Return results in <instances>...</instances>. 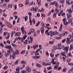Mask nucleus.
<instances>
[{"label":"nucleus","instance_id":"obj_41","mask_svg":"<svg viewBox=\"0 0 73 73\" xmlns=\"http://www.w3.org/2000/svg\"><path fill=\"white\" fill-rule=\"evenodd\" d=\"M29 23H30V25H32V21L31 20V18H29Z\"/></svg>","mask_w":73,"mask_h":73},{"label":"nucleus","instance_id":"obj_17","mask_svg":"<svg viewBox=\"0 0 73 73\" xmlns=\"http://www.w3.org/2000/svg\"><path fill=\"white\" fill-rule=\"evenodd\" d=\"M63 45H61L60 44H58V49H61L62 46H63Z\"/></svg>","mask_w":73,"mask_h":73},{"label":"nucleus","instance_id":"obj_11","mask_svg":"<svg viewBox=\"0 0 73 73\" xmlns=\"http://www.w3.org/2000/svg\"><path fill=\"white\" fill-rule=\"evenodd\" d=\"M12 57L13 60L15 59V51H13V54H12Z\"/></svg>","mask_w":73,"mask_h":73},{"label":"nucleus","instance_id":"obj_25","mask_svg":"<svg viewBox=\"0 0 73 73\" xmlns=\"http://www.w3.org/2000/svg\"><path fill=\"white\" fill-rule=\"evenodd\" d=\"M28 15L29 16V18H30L32 16V13L31 12H28Z\"/></svg>","mask_w":73,"mask_h":73},{"label":"nucleus","instance_id":"obj_36","mask_svg":"<svg viewBox=\"0 0 73 73\" xmlns=\"http://www.w3.org/2000/svg\"><path fill=\"white\" fill-rule=\"evenodd\" d=\"M21 64H27V62H25L24 61H22L21 62Z\"/></svg>","mask_w":73,"mask_h":73},{"label":"nucleus","instance_id":"obj_13","mask_svg":"<svg viewBox=\"0 0 73 73\" xmlns=\"http://www.w3.org/2000/svg\"><path fill=\"white\" fill-rule=\"evenodd\" d=\"M64 13V11L63 10H61L60 11V12L58 13V16H60L62 14Z\"/></svg>","mask_w":73,"mask_h":73},{"label":"nucleus","instance_id":"obj_57","mask_svg":"<svg viewBox=\"0 0 73 73\" xmlns=\"http://www.w3.org/2000/svg\"><path fill=\"white\" fill-rule=\"evenodd\" d=\"M56 13H54L53 15V17L54 18H55L56 17Z\"/></svg>","mask_w":73,"mask_h":73},{"label":"nucleus","instance_id":"obj_55","mask_svg":"<svg viewBox=\"0 0 73 73\" xmlns=\"http://www.w3.org/2000/svg\"><path fill=\"white\" fill-rule=\"evenodd\" d=\"M35 11V8L33 7L31 9V11Z\"/></svg>","mask_w":73,"mask_h":73},{"label":"nucleus","instance_id":"obj_59","mask_svg":"<svg viewBox=\"0 0 73 73\" xmlns=\"http://www.w3.org/2000/svg\"><path fill=\"white\" fill-rule=\"evenodd\" d=\"M40 24V22H38L35 25L36 27H38Z\"/></svg>","mask_w":73,"mask_h":73},{"label":"nucleus","instance_id":"obj_42","mask_svg":"<svg viewBox=\"0 0 73 73\" xmlns=\"http://www.w3.org/2000/svg\"><path fill=\"white\" fill-rule=\"evenodd\" d=\"M66 68H64L62 70V72H63V73L66 72Z\"/></svg>","mask_w":73,"mask_h":73},{"label":"nucleus","instance_id":"obj_6","mask_svg":"<svg viewBox=\"0 0 73 73\" xmlns=\"http://www.w3.org/2000/svg\"><path fill=\"white\" fill-rule=\"evenodd\" d=\"M66 12L68 13H72L73 12V10L71 9H68L67 10Z\"/></svg>","mask_w":73,"mask_h":73},{"label":"nucleus","instance_id":"obj_12","mask_svg":"<svg viewBox=\"0 0 73 73\" xmlns=\"http://www.w3.org/2000/svg\"><path fill=\"white\" fill-rule=\"evenodd\" d=\"M27 35H24L23 38H21V40L22 41H24V40L27 38Z\"/></svg>","mask_w":73,"mask_h":73},{"label":"nucleus","instance_id":"obj_4","mask_svg":"<svg viewBox=\"0 0 73 73\" xmlns=\"http://www.w3.org/2000/svg\"><path fill=\"white\" fill-rule=\"evenodd\" d=\"M62 34L63 35V36H66L67 35L69 34V33L68 31H64L62 32Z\"/></svg>","mask_w":73,"mask_h":73},{"label":"nucleus","instance_id":"obj_50","mask_svg":"<svg viewBox=\"0 0 73 73\" xmlns=\"http://www.w3.org/2000/svg\"><path fill=\"white\" fill-rule=\"evenodd\" d=\"M8 69V66H6L3 67V69H5V70H6Z\"/></svg>","mask_w":73,"mask_h":73},{"label":"nucleus","instance_id":"obj_47","mask_svg":"<svg viewBox=\"0 0 73 73\" xmlns=\"http://www.w3.org/2000/svg\"><path fill=\"white\" fill-rule=\"evenodd\" d=\"M41 16L42 18H44L45 17V14L43 13H41Z\"/></svg>","mask_w":73,"mask_h":73},{"label":"nucleus","instance_id":"obj_40","mask_svg":"<svg viewBox=\"0 0 73 73\" xmlns=\"http://www.w3.org/2000/svg\"><path fill=\"white\" fill-rule=\"evenodd\" d=\"M68 56H69V57H71L72 56V53H71V52H70L68 53Z\"/></svg>","mask_w":73,"mask_h":73},{"label":"nucleus","instance_id":"obj_16","mask_svg":"<svg viewBox=\"0 0 73 73\" xmlns=\"http://www.w3.org/2000/svg\"><path fill=\"white\" fill-rule=\"evenodd\" d=\"M40 32L41 34H43L44 32V29L43 27H41L40 29Z\"/></svg>","mask_w":73,"mask_h":73},{"label":"nucleus","instance_id":"obj_7","mask_svg":"<svg viewBox=\"0 0 73 73\" xmlns=\"http://www.w3.org/2000/svg\"><path fill=\"white\" fill-rule=\"evenodd\" d=\"M6 25L7 26L10 28H12L13 27V26L11 24L9 23H7Z\"/></svg>","mask_w":73,"mask_h":73},{"label":"nucleus","instance_id":"obj_35","mask_svg":"<svg viewBox=\"0 0 73 73\" xmlns=\"http://www.w3.org/2000/svg\"><path fill=\"white\" fill-rule=\"evenodd\" d=\"M66 3L67 5H69V4H70V3H69V0H66Z\"/></svg>","mask_w":73,"mask_h":73},{"label":"nucleus","instance_id":"obj_28","mask_svg":"<svg viewBox=\"0 0 73 73\" xmlns=\"http://www.w3.org/2000/svg\"><path fill=\"white\" fill-rule=\"evenodd\" d=\"M9 37H10V34L9 33L8 34V36L6 37V39L8 40L9 38Z\"/></svg>","mask_w":73,"mask_h":73},{"label":"nucleus","instance_id":"obj_39","mask_svg":"<svg viewBox=\"0 0 73 73\" xmlns=\"http://www.w3.org/2000/svg\"><path fill=\"white\" fill-rule=\"evenodd\" d=\"M42 65H45V66H46V63L43 62L42 63Z\"/></svg>","mask_w":73,"mask_h":73},{"label":"nucleus","instance_id":"obj_15","mask_svg":"<svg viewBox=\"0 0 73 73\" xmlns=\"http://www.w3.org/2000/svg\"><path fill=\"white\" fill-rule=\"evenodd\" d=\"M5 48H7V49H11V46L9 45H6L5 47Z\"/></svg>","mask_w":73,"mask_h":73},{"label":"nucleus","instance_id":"obj_54","mask_svg":"<svg viewBox=\"0 0 73 73\" xmlns=\"http://www.w3.org/2000/svg\"><path fill=\"white\" fill-rule=\"evenodd\" d=\"M65 41H66V39H64L62 41V42H61L62 43H64L65 42Z\"/></svg>","mask_w":73,"mask_h":73},{"label":"nucleus","instance_id":"obj_34","mask_svg":"<svg viewBox=\"0 0 73 73\" xmlns=\"http://www.w3.org/2000/svg\"><path fill=\"white\" fill-rule=\"evenodd\" d=\"M59 67V66L58 65H56L54 67V69L55 70L57 68H58Z\"/></svg>","mask_w":73,"mask_h":73},{"label":"nucleus","instance_id":"obj_64","mask_svg":"<svg viewBox=\"0 0 73 73\" xmlns=\"http://www.w3.org/2000/svg\"><path fill=\"white\" fill-rule=\"evenodd\" d=\"M42 26L43 27H45V24H44V23L43 22H42L41 23Z\"/></svg>","mask_w":73,"mask_h":73},{"label":"nucleus","instance_id":"obj_14","mask_svg":"<svg viewBox=\"0 0 73 73\" xmlns=\"http://www.w3.org/2000/svg\"><path fill=\"white\" fill-rule=\"evenodd\" d=\"M20 67H18L16 69V72L17 73H20Z\"/></svg>","mask_w":73,"mask_h":73},{"label":"nucleus","instance_id":"obj_9","mask_svg":"<svg viewBox=\"0 0 73 73\" xmlns=\"http://www.w3.org/2000/svg\"><path fill=\"white\" fill-rule=\"evenodd\" d=\"M72 36L70 35H68V36L69 37L70 40H70H71V41H73V33H72Z\"/></svg>","mask_w":73,"mask_h":73},{"label":"nucleus","instance_id":"obj_38","mask_svg":"<svg viewBox=\"0 0 73 73\" xmlns=\"http://www.w3.org/2000/svg\"><path fill=\"white\" fill-rule=\"evenodd\" d=\"M7 33H8L7 32H4L3 33V36L5 37V36H6V35H7Z\"/></svg>","mask_w":73,"mask_h":73},{"label":"nucleus","instance_id":"obj_10","mask_svg":"<svg viewBox=\"0 0 73 73\" xmlns=\"http://www.w3.org/2000/svg\"><path fill=\"white\" fill-rule=\"evenodd\" d=\"M26 70L28 73H29L31 71V68L29 67H26Z\"/></svg>","mask_w":73,"mask_h":73},{"label":"nucleus","instance_id":"obj_37","mask_svg":"<svg viewBox=\"0 0 73 73\" xmlns=\"http://www.w3.org/2000/svg\"><path fill=\"white\" fill-rule=\"evenodd\" d=\"M26 3H25V4L27 5H28L29 4V0H26Z\"/></svg>","mask_w":73,"mask_h":73},{"label":"nucleus","instance_id":"obj_27","mask_svg":"<svg viewBox=\"0 0 73 73\" xmlns=\"http://www.w3.org/2000/svg\"><path fill=\"white\" fill-rule=\"evenodd\" d=\"M23 19H25V21H27V19H28V17H27V16H26L25 17H23Z\"/></svg>","mask_w":73,"mask_h":73},{"label":"nucleus","instance_id":"obj_23","mask_svg":"<svg viewBox=\"0 0 73 73\" xmlns=\"http://www.w3.org/2000/svg\"><path fill=\"white\" fill-rule=\"evenodd\" d=\"M9 8H12L13 7L14 5L13 4H11V5L9 4Z\"/></svg>","mask_w":73,"mask_h":73},{"label":"nucleus","instance_id":"obj_44","mask_svg":"<svg viewBox=\"0 0 73 73\" xmlns=\"http://www.w3.org/2000/svg\"><path fill=\"white\" fill-rule=\"evenodd\" d=\"M50 55L52 58H53L54 57V54L53 53H51L50 54Z\"/></svg>","mask_w":73,"mask_h":73},{"label":"nucleus","instance_id":"obj_43","mask_svg":"<svg viewBox=\"0 0 73 73\" xmlns=\"http://www.w3.org/2000/svg\"><path fill=\"white\" fill-rule=\"evenodd\" d=\"M47 68L48 70H50V69H52V68L51 67L49 66Z\"/></svg>","mask_w":73,"mask_h":73},{"label":"nucleus","instance_id":"obj_31","mask_svg":"<svg viewBox=\"0 0 73 73\" xmlns=\"http://www.w3.org/2000/svg\"><path fill=\"white\" fill-rule=\"evenodd\" d=\"M4 56L5 57H8V56H9V54L7 53H5L4 54Z\"/></svg>","mask_w":73,"mask_h":73},{"label":"nucleus","instance_id":"obj_56","mask_svg":"<svg viewBox=\"0 0 73 73\" xmlns=\"http://www.w3.org/2000/svg\"><path fill=\"white\" fill-rule=\"evenodd\" d=\"M0 46H1L3 47H3H4V44H3V43H1L0 44Z\"/></svg>","mask_w":73,"mask_h":73},{"label":"nucleus","instance_id":"obj_52","mask_svg":"<svg viewBox=\"0 0 73 73\" xmlns=\"http://www.w3.org/2000/svg\"><path fill=\"white\" fill-rule=\"evenodd\" d=\"M30 31H31L32 33H33V32H35V30L33 29H30Z\"/></svg>","mask_w":73,"mask_h":73},{"label":"nucleus","instance_id":"obj_45","mask_svg":"<svg viewBox=\"0 0 73 73\" xmlns=\"http://www.w3.org/2000/svg\"><path fill=\"white\" fill-rule=\"evenodd\" d=\"M64 56H65L66 58L68 56V53L65 52V54H64Z\"/></svg>","mask_w":73,"mask_h":73},{"label":"nucleus","instance_id":"obj_48","mask_svg":"<svg viewBox=\"0 0 73 73\" xmlns=\"http://www.w3.org/2000/svg\"><path fill=\"white\" fill-rule=\"evenodd\" d=\"M35 57H36V59H38L40 58V56H38L36 55H35Z\"/></svg>","mask_w":73,"mask_h":73},{"label":"nucleus","instance_id":"obj_8","mask_svg":"<svg viewBox=\"0 0 73 73\" xmlns=\"http://www.w3.org/2000/svg\"><path fill=\"white\" fill-rule=\"evenodd\" d=\"M67 41L66 42H67V45H69V44H70V39L69 37H68L67 38Z\"/></svg>","mask_w":73,"mask_h":73},{"label":"nucleus","instance_id":"obj_63","mask_svg":"<svg viewBox=\"0 0 73 73\" xmlns=\"http://www.w3.org/2000/svg\"><path fill=\"white\" fill-rule=\"evenodd\" d=\"M21 30L22 31H24V27L23 26L21 28Z\"/></svg>","mask_w":73,"mask_h":73},{"label":"nucleus","instance_id":"obj_33","mask_svg":"<svg viewBox=\"0 0 73 73\" xmlns=\"http://www.w3.org/2000/svg\"><path fill=\"white\" fill-rule=\"evenodd\" d=\"M72 22V21L70 19H69L68 20V22L69 24H70Z\"/></svg>","mask_w":73,"mask_h":73},{"label":"nucleus","instance_id":"obj_5","mask_svg":"<svg viewBox=\"0 0 73 73\" xmlns=\"http://www.w3.org/2000/svg\"><path fill=\"white\" fill-rule=\"evenodd\" d=\"M21 33L20 32H18V33H17L15 34L14 36L15 37L20 36H21Z\"/></svg>","mask_w":73,"mask_h":73},{"label":"nucleus","instance_id":"obj_62","mask_svg":"<svg viewBox=\"0 0 73 73\" xmlns=\"http://www.w3.org/2000/svg\"><path fill=\"white\" fill-rule=\"evenodd\" d=\"M59 12V10H58V9H55V12L56 13H58V12Z\"/></svg>","mask_w":73,"mask_h":73},{"label":"nucleus","instance_id":"obj_1","mask_svg":"<svg viewBox=\"0 0 73 73\" xmlns=\"http://www.w3.org/2000/svg\"><path fill=\"white\" fill-rule=\"evenodd\" d=\"M33 42V38L30 36L27 38V40H26L24 42V44H27L31 43Z\"/></svg>","mask_w":73,"mask_h":73},{"label":"nucleus","instance_id":"obj_49","mask_svg":"<svg viewBox=\"0 0 73 73\" xmlns=\"http://www.w3.org/2000/svg\"><path fill=\"white\" fill-rule=\"evenodd\" d=\"M65 52H62L61 53V54L62 56H65Z\"/></svg>","mask_w":73,"mask_h":73},{"label":"nucleus","instance_id":"obj_22","mask_svg":"<svg viewBox=\"0 0 73 73\" xmlns=\"http://www.w3.org/2000/svg\"><path fill=\"white\" fill-rule=\"evenodd\" d=\"M67 17H68V18H70V17H72V15L70 14L69 13H67L66 15Z\"/></svg>","mask_w":73,"mask_h":73},{"label":"nucleus","instance_id":"obj_3","mask_svg":"<svg viewBox=\"0 0 73 73\" xmlns=\"http://www.w3.org/2000/svg\"><path fill=\"white\" fill-rule=\"evenodd\" d=\"M50 4L51 5H54L56 7H57L58 5V3H57L56 1H55L53 2H51Z\"/></svg>","mask_w":73,"mask_h":73},{"label":"nucleus","instance_id":"obj_51","mask_svg":"<svg viewBox=\"0 0 73 73\" xmlns=\"http://www.w3.org/2000/svg\"><path fill=\"white\" fill-rule=\"evenodd\" d=\"M19 50H17L15 51V54L17 55L19 54Z\"/></svg>","mask_w":73,"mask_h":73},{"label":"nucleus","instance_id":"obj_46","mask_svg":"<svg viewBox=\"0 0 73 73\" xmlns=\"http://www.w3.org/2000/svg\"><path fill=\"white\" fill-rule=\"evenodd\" d=\"M51 21V19L50 17H49L48 19V21L49 23H50Z\"/></svg>","mask_w":73,"mask_h":73},{"label":"nucleus","instance_id":"obj_24","mask_svg":"<svg viewBox=\"0 0 73 73\" xmlns=\"http://www.w3.org/2000/svg\"><path fill=\"white\" fill-rule=\"evenodd\" d=\"M36 66L38 68H41V67H42V66H41L40 64H39L38 63L36 64Z\"/></svg>","mask_w":73,"mask_h":73},{"label":"nucleus","instance_id":"obj_53","mask_svg":"<svg viewBox=\"0 0 73 73\" xmlns=\"http://www.w3.org/2000/svg\"><path fill=\"white\" fill-rule=\"evenodd\" d=\"M53 33H54V35H57L58 34V33L56 31H54L53 32Z\"/></svg>","mask_w":73,"mask_h":73},{"label":"nucleus","instance_id":"obj_60","mask_svg":"<svg viewBox=\"0 0 73 73\" xmlns=\"http://www.w3.org/2000/svg\"><path fill=\"white\" fill-rule=\"evenodd\" d=\"M63 23L64 24V25H68V24H69L68 22H63Z\"/></svg>","mask_w":73,"mask_h":73},{"label":"nucleus","instance_id":"obj_29","mask_svg":"<svg viewBox=\"0 0 73 73\" xmlns=\"http://www.w3.org/2000/svg\"><path fill=\"white\" fill-rule=\"evenodd\" d=\"M25 50H24L23 51H22L21 52V54H25Z\"/></svg>","mask_w":73,"mask_h":73},{"label":"nucleus","instance_id":"obj_61","mask_svg":"<svg viewBox=\"0 0 73 73\" xmlns=\"http://www.w3.org/2000/svg\"><path fill=\"white\" fill-rule=\"evenodd\" d=\"M6 6H7V3H3V7H6Z\"/></svg>","mask_w":73,"mask_h":73},{"label":"nucleus","instance_id":"obj_20","mask_svg":"<svg viewBox=\"0 0 73 73\" xmlns=\"http://www.w3.org/2000/svg\"><path fill=\"white\" fill-rule=\"evenodd\" d=\"M38 45L37 44L36 45H34L33 47V48H34V49H35L36 48V47H38Z\"/></svg>","mask_w":73,"mask_h":73},{"label":"nucleus","instance_id":"obj_21","mask_svg":"<svg viewBox=\"0 0 73 73\" xmlns=\"http://www.w3.org/2000/svg\"><path fill=\"white\" fill-rule=\"evenodd\" d=\"M50 36L51 37H53V35H54V34L53 33V32H52V31H50Z\"/></svg>","mask_w":73,"mask_h":73},{"label":"nucleus","instance_id":"obj_26","mask_svg":"<svg viewBox=\"0 0 73 73\" xmlns=\"http://www.w3.org/2000/svg\"><path fill=\"white\" fill-rule=\"evenodd\" d=\"M19 60H17L15 62L14 65H17V64H18V63H19Z\"/></svg>","mask_w":73,"mask_h":73},{"label":"nucleus","instance_id":"obj_19","mask_svg":"<svg viewBox=\"0 0 73 73\" xmlns=\"http://www.w3.org/2000/svg\"><path fill=\"white\" fill-rule=\"evenodd\" d=\"M54 59H53L52 60H51V63L53 64V65H55V64H56V62H54Z\"/></svg>","mask_w":73,"mask_h":73},{"label":"nucleus","instance_id":"obj_18","mask_svg":"<svg viewBox=\"0 0 73 73\" xmlns=\"http://www.w3.org/2000/svg\"><path fill=\"white\" fill-rule=\"evenodd\" d=\"M72 49L73 50V44H72L70 45V47L69 50H71Z\"/></svg>","mask_w":73,"mask_h":73},{"label":"nucleus","instance_id":"obj_58","mask_svg":"<svg viewBox=\"0 0 73 73\" xmlns=\"http://www.w3.org/2000/svg\"><path fill=\"white\" fill-rule=\"evenodd\" d=\"M32 21H33V23L35 25V22H36V21H35V19L34 18H33L32 19Z\"/></svg>","mask_w":73,"mask_h":73},{"label":"nucleus","instance_id":"obj_32","mask_svg":"<svg viewBox=\"0 0 73 73\" xmlns=\"http://www.w3.org/2000/svg\"><path fill=\"white\" fill-rule=\"evenodd\" d=\"M54 42V40H53L52 41H50L49 42V44H53Z\"/></svg>","mask_w":73,"mask_h":73},{"label":"nucleus","instance_id":"obj_2","mask_svg":"<svg viewBox=\"0 0 73 73\" xmlns=\"http://www.w3.org/2000/svg\"><path fill=\"white\" fill-rule=\"evenodd\" d=\"M63 49V50H64L65 52H66L68 50V49H69V46L68 45L66 47H65L63 45V46H62L61 49Z\"/></svg>","mask_w":73,"mask_h":73},{"label":"nucleus","instance_id":"obj_30","mask_svg":"<svg viewBox=\"0 0 73 73\" xmlns=\"http://www.w3.org/2000/svg\"><path fill=\"white\" fill-rule=\"evenodd\" d=\"M59 2L60 3H61V4H64V3H65V0H59Z\"/></svg>","mask_w":73,"mask_h":73}]
</instances>
